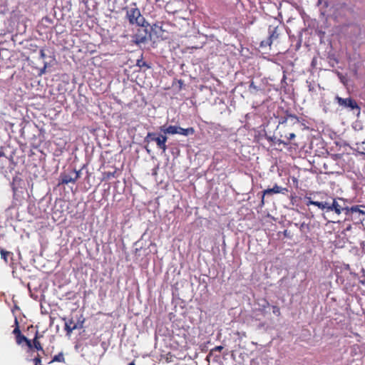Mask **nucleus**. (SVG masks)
Masks as SVG:
<instances>
[{"instance_id":"obj_1","label":"nucleus","mask_w":365,"mask_h":365,"mask_svg":"<svg viewBox=\"0 0 365 365\" xmlns=\"http://www.w3.org/2000/svg\"><path fill=\"white\" fill-rule=\"evenodd\" d=\"M299 123V119L294 115L287 114L285 117L281 118L279 120V125L277 130H279V143L287 145L290 140L295 137L292 126Z\"/></svg>"},{"instance_id":"obj_2","label":"nucleus","mask_w":365,"mask_h":365,"mask_svg":"<svg viewBox=\"0 0 365 365\" xmlns=\"http://www.w3.org/2000/svg\"><path fill=\"white\" fill-rule=\"evenodd\" d=\"M177 26L163 16L157 20L151 26V30L162 40H167L172 38L173 34L176 32Z\"/></svg>"},{"instance_id":"obj_3","label":"nucleus","mask_w":365,"mask_h":365,"mask_svg":"<svg viewBox=\"0 0 365 365\" xmlns=\"http://www.w3.org/2000/svg\"><path fill=\"white\" fill-rule=\"evenodd\" d=\"M187 0H170L165 6V11L171 14L187 11Z\"/></svg>"},{"instance_id":"obj_4","label":"nucleus","mask_w":365,"mask_h":365,"mask_svg":"<svg viewBox=\"0 0 365 365\" xmlns=\"http://www.w3.org/2000/svg\"><path fill=\"white\" fill-rule=\"evenodd\" d=\"M126 18L130 24H136L138 26H143L145 21V19L141 15L140 9L135 3L133 4L130 9H127Z\"/></svg>"},{"instance_id":"obj_5","label":"nucleus","mask_w":365,"mask_h":365,"mask_svg":"<svg viewBox=\"0 0 365 365\" xmlns=\"http://www.w3.org/2000/svg\"><path fill=\"white\" fill-rule=\"evenodd\" d=\"M361 207H365L363 205H354L351 207H346L345 215L351 220H355L356 223L361 222L365 220V211Z\"/></svg>"},{"instance_id":"obj_6","label":"nucleus","mask_w":365,"mask_h":365,"mask_svg":"<svg viewBox=\"0 0 365 365\" xmlns=\"http://www.w3.org/2000/svg\"><path fill=\"white\" fill-rule=\"evenodd\" d=\"M81 171L75 169L71 170L68 173H62L60 175L58 185H67L68 183H75L80 178Z\"/></svg>"},{"instance_id":"obj_7","label":"nucleus","mask_w":365,"mask_h":365,"mask_svg":"<svg viewBox=\"0 0 365 365\" xmlns=\"http://www.w3.org/2000/svg\"><path fill=\"white\" fill-rule=\"evenodd\" d=\"M335 100L341 106L350 108L351 110L357 109L359 111L360 110V108L356 101L351 98H343L337 96H336Z\"/></svg>"},{"instance_id":"obj_8","label":"nucleus","mask_w":365,"mask_h":365,"mask_svg":"<svg viewBox=\"0 0 365 365\" xmlns=\"http://www.w3.org/2000/svg\"><path fill=\"white\" fill-rule=\"evenodd\" d=\"M152 141L155 142L158 148L163 151V146L158 133L153 132L148 133L145 138V142L150 143Z\"/></svg>"},{"instance_id":"obj_9","label":"nucleus","mask_w":365,"mask_h":365,"mask_svg":"<svg viewBox=\"0 0 365 365\" xmlns=\"http://www.w3.org/2000/svg\"><path fill=\"white\" fill-rule=\"evenodd\" d=\"M306 205L309 206L311 205L317 206L319 209L324 210H326L328 212L329 202H318L314 201L310 197H305Z\"/></svg>"},{"instance_id":"obj_10","label":"nucleus","mask_w":365,"mask_h":365,"mask_svg":"<svg viewBox=\"0 0 365 365\" xmlns=\"http://www.w3.org/2000/svg\"><path fill=\"white\" fill-rule=\"evenodd\" d=\"M345 207H342L340 205H339L338 202L336 199L332 200V202H329L328 212L334 211L337 215H340L342 212L345 213Z\"/></svg>"},{"instance_id":"obj_11","label":"nucleus","mask_w":365,"mask_h":365,"mask_svg":"<svg viewBox=\"0 0 365 365\" xmlns=\"http://www.w3.org/2000/svg\"><path fill=\"white\" fill-rule=\"evenodd\" d=\"M16 342L18 345L23 346L25 344L29 349H32L33 345L31 341L27 339L24 335L21 334L16 338Z\"/></svg>"},{"instance_id":"obj_12","label":"nucleus","mask_w":365,"mask_h":365,"mask_svg":"<svg viewBox=\"0 0 365 365\" xmlns=\"http://www.w3.org/2000/svg\"><path fill=\"white\" fill-rule=\"evenodd\" d=\"M178 126L177 125H162L160 127V130L162 133L164 134H170V135H175L178 133Z\"/></svg>"},{"instance_id":"obj_13","label":"nucleus","mask_w":365,"mask_h":365,"mask_svg":"<svg viewBox=\"0 0 365 365\" xmlns=\"http://www.w3.org/2000/svg\"><path fill=\"white\" fill-rule=\"evenodd\" d=\"M195 133V129L192 127H190L187 128H182L178 126V133L184 136H188L193 135Z\"/></svg>"},{"instance_id":"obj_14","label":"nucleus","mask_w":365,"mask_h":365,"mask_svg":"<svg viewBox=\"0 0 365 365\" xmlns=\"http://www.w3.org/2000/svg\"><path fill=\"white\" fill-rule=\"evenodd\" d=\"M31 343L33 345V348L34 347L38 351H43V347H42L40 341H38V331H36L35 337L33 339V342H31Z\"/></svg>"},{"instance_id":"obj_15","label":"nucleus","mask_w":365,"mask_h":365,"mask_svg":"<svg viewBox=\"0 0 365 365\" xmlns=\"http://www.w3.org/2000/svg\"><path fill=\"white\" fill-rule=\"evenodd\" d=\"M282 234L284 238H287V240H289L287 241L288 244L292 245L293 243H295V240L293 239V234L291 232L290 230H285Z\"/></svg>"},{"instance_id":"obj_16","label":"nucleus","mask_w":365,"mask_h":365,"mask_svg":"<svg viewBox=\"0 0 365 365\" xmlns=\"http://www.w3.org/2000/svg\"><path fill=\"white\" fill-rule=\"evenodd\" d=\"M85 322V318L81 314L77 319V322H75L73 325V328H76V329H80L83 327V324Z\"/></svg>"},{"instance_id":"obj_17","label":"nucleus","mask_w":365,"mask_h":365,"mask_svg":"<svg viewBox=\"0 0 365 365\" xmlns=\"http://www.w3.org/2000/svg\"><path fill=\"white\" fill-rule=\"evenodd\" d=\"M14 324H15V328L13 330L12 333L15 336V338H16L17 336L22 334L21 332V330L19 329V321L16 317H15V319H14Z\"/></svg>"},{"instance_id":"obj_18","label":"nucleus","mask_w":365,"mask_h":365,"mask_svg":"<svg viewBox=\"0 0 365 365\" xmlns=\"http://www.w3.org/2000/svg\"><path fill=\"white\" fill-rule=\"evenodd\" d=\"M167 134H158L160 138V140H161V143L163 144V152H165L166 150L168 149V147L166 145V142L168 140V137L166 135Z\"/></svg>"},{"instance_id":"obj_19","label":"nucleus","mask_w":365,"mask_h":365,"mask_svg":"<svg viewBox=\"0 0 365 365\" xmlns=\"http://www.w3.org/2000/svg\"><path fill=\"white\" fill-rule=\"evenodd\" d=\"M224 349V347L222 346H217L215 347H214L213 349H212L210 351V353L208 354V355L207 356V360H209V358L215 352V351H219L220 352L222 349Z\"/></svg>"},{"instance_id":"obj_20","label":"nucleus","mask_w":365,"mask_h":365,"mask_svg":"<svg viewBox=\"0 0 365 365\" xmlns=\"http://www.w3.org/2000/svg\"><path fill=\"white\" fill-rule=\"evenodd\" d=\"M0 253H1V257L4 259V260L5 261V262H8V259H7L8 256H9V255H12V253H11V252H8V251H6V250H3V249H1V250H0Z\"/></svg>"},{"instance_id":"obj_21","label":"nucleus","mask_w":365,"mask_h":365,"mask_svg":"<svg viewBox=\"0 0 365 365\" xmlns=\"http://www.w3.org/2000/svg\"><path fill=\"white\" fill-rule=\"evenodd\" d=\"M53 361H58V362H64L65 358L62 353H60L56 355L53 359Z\"/></svg>"},{"instance_id":"obj_22","label":"nucleus","mask_w":365,"mask_h":365,"mask_svg":"<svg viewBox=\"0 0 365 365\" xmlns=\"http://www.w3.org/2000/svg\"><path fill=\"white\" fill-rule=\"evenodd\" d=\"M75 329L76 328H73V326L67 325V324H65V330L66 331V334L68 335H70Z\"/></svg>"},{"instance_id":"obj_23","label":"nucleus","mask_w":365,"mask_h":365,"mask_svg":"<svg viewBox=\"0 0 365 365\" xmlns=\"http://www.w3.org/2000/svg\"><path fill=\"white\" fill-rule=\"evenodd\" d=\"M284 191L288 192L287 188H282L280 186H278L277 184H275V193L282 192L284 193Z\"/></svg>"},{"instance_id":"obj_24","label":"nucleus","mask_w":365,"mask_h":365,"mask_svg":"<svg viewBox=\"0 0 365 365\" xmlns=\"http://www.w3.org/2000/svg\"><path fill=\"white\" fill-rule=\"evenodd\" d=\"M137 66H138L139 67L146 66L147 68H149L147 63L145 61H143L142 60L138 61Z\"/></svg>"},{"instance_id":"obj_25","label":"nucleus","mask_w":365,"mask_h":365,"mask_svg":"<svg viewBox=\"0 0 365 365\" xmlns=\"http://www.w3.org/2000/svg\"><path fill=\"white\" fill-rule=\"evenodd\" d=\"M41 356L39 354L37 355V356H36L34 359V362L35 364V365H38V364L41 363Z\"/></svg>"},{"instance_id":"obj_26","label":"nucleus","mask_w":365,"mask_h":365,"mask_svg":"<svg viewBox=\"0 0 365 365\" xmlns=\"http://www.w3.org/2000/svg\"><path fill=\"white\" fill-rule=\"evenodd\" d=\"M273 192H274V188L268 189L264 192V195H267V194H271ZM264 196L262 197V202H264Z\"/></svg>"},{"instance_id":"obj_27","label":"nucleus","mask_w":365,"mask_h":365,"mask_svg":"<svg viewBox=\"0 0 365 365\" xmlns=\"http://www.w3.org/2000/svg\"><path fill=\"white\" fill-rule=\"evenodd\" d=\"M115 171L113 172H108L106 173V176L108 178H110V177H115Z\"/></svg>"},{"instance_id":"obj_28","label":"nucleus","mask_w":365,"mask_h":365,"mask_svg":"<svg viewBox=\"0 0 365 365\" xmlns=\"http://www.w3.org/2000/svg\"><path fill=\"white\" fill-rule=\"evenodd\" d=\"M65 324H67V325L73 326V324H75V322H73V320L72 319H68V321H66L65 322Z\"/></svg>"},{"instance_id":"obj_29","label":"nucleus","mask_w":365,"mask_h":365,"mask_svg":"<svg viewBox=\"0 0 365 365\" xmlns=\"http://www.w3.org/2000/svg\"><path fill=\"white\" fill-rule=\"evenodd\" d=\"M4 156V153L2 151H0V158Z\"/></svg>"},{"instance_id":"obj_30","label":"nucleus","mask_w":365,"mask_h":365,"mask_svg":"<svg viewBox=\"0 0 365 365\" xmlns=\"http://www.w3.org/2000/svg\"><path fill=\"white\" fill-rule=\"evenodd\" d=\"M277 235H278V237H281V232H278V234H277Z\"/></svg>"},{"instance_id":"obj_31","label":"nucleus","mask_w":365,"mask_h":365,"mask_svg":"<svg viewBox=\"0 0 365 365\" xmlns=\"http://www.w3.org/2000/svg\"><path fill=\"white\" fill-rule=\"evenodd\" d=\"M250 87H254L253 82H252V83H251V84H250Z\"/></svg>"},{"instance_id":"obj_32","label":"nucleus","mask_w":365,"mask_h":365,"mask_svg":"<svg viewBox=\"0 0 365 365\" xmlns=\"http://www.w3.org/2000/svg\"><path fill=\"white\" fill-rule=\"evenodd\" d=\"M250 87H254L253 82H252V83H251V84H250Z\"/></svg>"},{"instance_id":"obj_33","label":"nucleus","mask_w":365,"mask_h":365,"mask_svg":"<svg viewBox=\"0 0 365 365\" xmlns=\"http://www.w3.org/2000/svg\"><path fill=\"white\" fill-rule=\"evenodd\" d=\"M263 45H264V41H262L261 42V46H263Z\"/></svg>"},{"instance_id":"obj_34","label":"nucleus","mask_w":365,"mask_h":365,"mask_svg":"<svg viewBox=\"0 0 365 365\" xmlns=\"http://www.w3.org/2000/svg\"><path fill=\"white\" fill-rule=\"evenodd\" d=\"M271 43H272V42H271V41L268 43V44H269V46H271Z\"/></svg>"},{"instance_id":"obj_35","label":"nucleus","mask_w":365,"mask_h":365,"mask_svg":"<svg viewBox=\"0 0 365 365\" xmlns=\"http://www.w3.org/2000/svg\"><path fill=\"white\" fill-rule=\"evenodd\" d=\"M130 365H135L133 362H131Z\"/></svg>"}]
</instances>
